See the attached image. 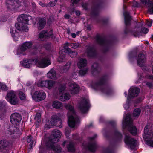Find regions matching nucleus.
Masks as SVG:
<instances>
[{"label": "nucleus", "instance_id": "1", "mask_svg": "<svg viewBox=\"0 0 153 153\" xmlns=\"http://www.w3.org/2000/svg\"><path fill=\"white\" fill-rule=\"evenodd\" d=\"M21 63L23 66L27 68H30L35 65L39 67L45 68L51 64L50 60L46 58L25 60Z\"/></svg>", "mask_w": 153, "mask_h": 153}, {"label": "nucleus", "instance_id": "2", "mask_svg": "<svg viewBox=\"0 0 153 153\" xmlns=\"http://www.w3.org/2000/svg\"><path fill=\"white\" fill-rule=\"evenodd\" d=\"M64 107L68 110L67 114L68 125L71 128L74 127L79 120L74 108L69 103L65 104Z\"/></svg>", "mask_w": 153, "mask_h": 153}, {"label": "nucleus", "instance_id": "3", "mask_svg": "<svg viewBox=\"0 0 153 153\" xmlns=\"http://www.w3.org/2000/svg\"><path fill=\"white\" fill-rule=\"evenodd\" d=\"M31 19V17L29 15L22 14L19 16L17 18L19 22L15 25L16 28L21 31H27L28 29L26 24Z\"/></svg>", "mask_w": 153, "mask_h": 153}, {"label": "nucleus", "instance_id": "4", "mask_svg": "<svg viewBox=\"0 0 153 153\" xmlns=\"http://www.w3.org/2000/svg\"><path fill=\"white\" fill-rule=\"evenodd\" d=\"M143 137L146 141L147 145L153 147V133L151 130H148V126L145 127Z\"/></svg>", "mask_w": 153, "mask_h": 153}, {"label": "nucleus", "instance_id": "5", "mask_svg": "<svg viewBox=\"0 0 153 153\" xmlns=\"http://www.w3.org/2000/svg\"><path fill=\"white\" fill-rule=\"evenodd\" d=\"M6 98L7 101L13 105H16L18 103V99L15 93L13 91H9L7 94Z\"/></svg>", "mask_w": 153, "mask_h": 153}, {"label": "nucleus", "instance_id": "6", "mask_svg": "<svg viewBox=\"0 0 153 153\" xmlns=\"http://www.w3.org/2000/svg\"><path fill=\"white\" fill-rule=\"evenodd\" d=\"M32 97L36 101H40L46 98V94L43 91H38L34 92L32 95Z\"/></svg>", "mask_w": 153, "mask_h": 153}, {"label": "nucleus", "instance_id": "7", "mask_svg": "<svg viewBox=\"0 0 153 153\" xmlns=\"http://www.w3.org/2000/svg\"><path fill=\"white\" fill-rule=\"evenodd\" d=\"M61 136V133L59 130H55L53 131L50 136V141L52 143L58 142Z\"/></svg>", "mask_w": 153, "mask_h": 153}, {"label": "nucleus", "instance_id": "8", "mask_svg": "<svg viewBox=\"0 0 153 153\" xmlns=\"http://www.w3.org/2000/svg\"><path fill=\"white\" fill-rule=\"evenodd\" d=\"M125 142L131 149H134L137 143V141L136 140L127 135L125 136Z\"/></svg>", "mask_w": 153, "mask_h": 153}, {"label": "nucleus", "instance_id": "9", "mask_svg": "<svg viewBox=\"0 0 153 153\" xmlns=\"http://www.w3.org/2000/svg\"><path fill=\"white\" fill-rule=\"evenodd\" d=\"M22 120L21 115L17 113L12 114L10 117V120L11 123L14 125H18L20 123Z\"/></svg>", "mask_w": 153, "mask_h": 153}, {"label": "nucleus", "instance_id": "10", "mask_svg": "<svg viewBox=\"0 0 153 153\" xmlns=\"http://www.w3.org/2000/svg\"><path fill=\"white\" fill-rule=\"evenodd\" d=\"M62 121L56 115H53L51 118V125H54L57 127H61Z\"/></svg>", "mask_w": 153, "mask_h": 153}, {"label": "nucleus", "instance_id": "11", "mask_svg": "<svg viewBox=\"0 0 153 153\" xmlns=\"http://www.w3.org/2000/svg\"><path fill=\"white\" fill-rule=\"evenodd\" d=\"M69 88L71 93L72 94L77 93L79 91V86L74 82L69 84Z\"/></svg>", "mask_w": 153, "mask_h": 153}, {"label": "nucleus", "instance_id": "12", "mask_svg": "<svg viewBox=\"0 0 153 153\" xmlns=\"http://www.w3.org/2000/svg\"><path fill=\"white\" fill-rule=\"evenodd\" d=\"M141 3L143 5L148 7V11L150 14H153V1L150 0H140Z\"/></svg>", "mask_w": 153, "mask_h": 153}, {"label": "nucleus", "instance_id": "13", "mask_svg": "<svg viewBox=\"0 0 153 153\" xmlns=\"http://www.w3.org/2000/svg\"><path fill=\"white\" fill-rule=\"evenodd\" d=\"M140 89L137 87H131L129 91L128 99L130 97L137 96L140 92Z\"/></svg>", "mask_w": 153, "mask_h": 153}, {"label": "nucleus", "instance_id": "14", "mask_svg": "<svg viewBox=\"0 0 153 153\" xmlns=\"http://www.w3.org/2000/svg\"><path fill=\"white\" fill-rule=\"evenodd\" d=\"M53 35L51 30L47 32L46 30H44L41 32L39 34V39L40 41H43L46 37H50Z\"/></svg>", "mask_w": 153, "mask_h": 153}, {"label": "nucleus", "instance_id": "15", "mask_svg": "<svg viewBox=\"0 0 153 153\" xmlns=\"http://www.w3.org/2000/svg\"><path fill=\"white\" fill-rule=\"evenodd\" d=\"M88 105L86 102L83 101L79 104L78 108L82 113H85L88 110Z\"/></svg>", "mask_w": 153, "mask_h": 153}, {"label": "nucleus", "instance_id": "16", "mask_svg": "<svg viewBox=\"0 0 153 153\" xmlns=\"http://www.w3.org/2000/svg\"><path fill=\"white\" fill-rule=\"evenodd\" d=\"M137 63L138 65L142 66L145 62V56L143 54H140L138 55L137 59Z\"/></svg>", "mask_w": 153, "mask_h": 153}, {"label": "nucleus", "instance_id": "17", "mask_svg": "<svg viewBox=\"0 0 153 153\" xmlns=\"http://www.w3.org/2000/svg\"><path fill=\"white\" fill-rule=\"evenodd\" d=\"M32 44L30 42H25L23 43L18 49V51H24L27 48H29L31 47Z\"/></svg>", "mask_w": 153, "mask_h": 153}, {"label": "nucleus", "instance_id": "18", "mask_svg": "<svg viewBox=\"0 0 153 153\" xmlns=\"http://www.w3.org/2000/svg\"><path fill=\"white\" fill-rule=\"evenodd\" d=\"M87 65V61L85 59L80 58L78 60L77 66L79 68H83Z\"/></svg>", "mask_w": 153, "mask_h": 153}, {"label": "nucleus", "instance_id": "19", "mask_svg": "<svg viewBox=\"0 0 153 153\" xmlns=\"http://www.w3.org/2000/svg\"><path fill=\"white\" fill-rule=\"evenodd\" d=\"M17 131V128L14 126H9L7 129L5 131L6 134H7L11 135L14 134Z\"/></svg>", "mask_w": 153, "mask_h": 153}, {"label": "nucleus", "instance_id": "20", "mask_svg": "<svg viewBox=\"0 0 153 153\" xmlns=\"http://www.w3.org/2000/svg\"><path fill=\"white\" fill-rule=\"evenodd\" d=\"M46 88L50 89L53 87L55 84V82L51 80H47Z\"/></svg>", "mask_w": 153, "mask_h": 153}, {"label": "nucleus", "instance_id": "21", "mask_svg": "<svg viewBox=\"0 0 153 153\" xmlns=\"http://www.w3.org/2000/svg\"><path fill=\"white\" fill-rule=\"evenodd\" d=\"M47 76L49 78L53 79H56V72L52 70H50L47 74Z\"/></svg>", "mask_w": 153, "mask_h": 153}, {"label": "nucleus", "instance_id": "22", "mask_svg": "<svg viewBox=\"0 0 153 153\" xmlns=\"http://www.w3.org/2000/svg\"><path fill=\"white\" fill-rule=\"evenodd\" d=\"M70 97V95L69 94H65L60 96L59 99L62 101H65L69 100Z\"/></svg>", "mask_w": 153, "mask_h": 153}, {"label": "nucleus", "instance_id": "23", "mask_svg": "<svg viewBox=\"0 0 153 153\" xmlns=\"http://www.w3.org/2000/svg\"><path fill=\"white\" fill-rule=\"evenodd\" d=\"M45 24V20L44 19H39L38 23V27L39 30L42 29Z\"/></svg>", "mask_w": 153, "mask_h": 153}, {"label": "nucleus", "instance_id": "24", "mask_svg": "<svg viewBox=\"0 0 153 153\" xmlns=\"http://www.w3.org/2000/svg\"><path fill=\"white\" fill-rule=\"evenodd\" d=\"M125 17V24L126 25H128L129 22L131 19V18L130 16L129 13L128 12H125L124 13Z\"/></svg>", "mask_w": 153, "mask_h": 153}, {"label": "nucleus", "instance_id": "25", "mask_svg": "<svg viewBox=\"0 0 153 153\" xmlns=\"http://www.w3.org/2000/svg\"><path fill=\"white\" fill-rule=\"evenodd\" d=\"M131 122L130 115L129 114H127L125 119L123 120V124L126 125L129 123H131Z\"/></svg>", "mask_w": 153, "mask_h": 153}, {"label": "nucleus", "instance_id": "26", "mask_svg": "<svg viewBox=\"0 0 153 153\" xmlns=\"http://www.w3.org/2000/svg\"><path fill=\"white\" fill-rule=\"evenodd\" d=\"M53 107L56 108H60L62 106V105L60 102L57 101H54L52 104Z\"/></svg>", "mask_w": 153, "mask_h": 153}, {"label": "nucleus", "instance_id": "27", "mask_svg": "<svg viewBox=\"0 0 153 153\" xmlns=\"http://www.w3.org/2000/svg\"><path fill=\"white\" fill-rule=\"evenodd\" d=\"M51 148L57 153H59L61 152V149L59 146H55L53 145L51 146Z\"/></svg>", "mask_w": 153, "mask_h": 153}, {"label": "nucleus", "instance_id": "28", "mask_svg": "<svg viewBox=\"0 0 153 153\" xmlns=\"http://www.w3.org/2000/svg\"><path fill=\"white\" fill-rule=\"evenodd\" d=\"M97 147L96 144L95 143H93L89 145L88 148L90 151L94 152L95 150Z\"/></svg>", "mask_w": 153, "mask_h": 153}, {"label": "nucleus", "instance_id": "29", "mask_svg": "<svg viewBox=\"0 0 153 153\" xmlns=\"http://www.w3.org/2000/svg\"><path fill=\"white\" fill-rule=\"evenodd\" d=\"M129 131L133 135H135L137 133V129L135 126H130L129 128Z\"/></svg>", "mask_w": 153, "mask_h": 153}, {"label": "nucleus", "instance_id": "30", "mask_svg": "<svg viewBox=\"0 0 153 153\" xmlns=\"http://www.w3.org/2000/svg\"><path fill=\"white\" fill-rule=\"evenodd\" d=\"M46 80L45 81H39L37 83V85L38 87H46Z\"/></svg>", "mask_w": 153, "mask_h": 153}, {"label": "nucleus", "instance_id": "31", "mask_svg": "<svg viewBox=\"0 0 153 153\" xmlns=\"http://www.w3.org/2000/svg\"><path fill=\"white\" fill-rule=\"evenodd\" d=\"M14 1L13 0H6V3L7 7L11 9Z\"/></svg>", "mask_w": 153, "mask_h": 153}, {"label": "nucleus", "instance_id": "32", "mask_svg": "<svg viewBox=\"0 0 153 153\" xmlns=\"http://www.w3.org/2000/svg\"><path fill=\"white\" fill-rule=\"evenodd\" d=\"M7 145V143L6 141L0 140V149L4 148Z\"/></svg>", "mask_w": 153, "mask_h": 153}, {"label": "nucleus", "instance_id": "33", "mask_svg": "<svg viewBox=\"0 0 153 153\" xmlns=\"http://www.w3.org/2000/svg\"><path fill=\"white\" fill-rule=\"evenodd\" d=\"M70 63L69 62H68L67 63V64L65 65L63 67V72H65L67 71H68L70 68Z\"/></svg>", "mask_w": 153, "mask_h": 153}, {"label": "nucleus", "instance_id": "34", "mask_svg": "<svg viewBox=\"0 0 153 153\" xmlns=\"http://www.w3.org/2000/svg\"><path fill=\"white\" fill-rule=\"evenodd\" d=\"M67 147L68 150L70 152H74L75 150L74 145L72 143H69Z\"/></svg>", "mask_w": 153, "mask_h": 153}, {"label": "nucleus", "instance_id": "35", "mask_svg": "<svg viewBox=\"0 0 153 153\" xmlns=\"http://www.w3.org/2000/svg\"><path fill=\"white\" fill-rule=\"evenodd\" d=\"M141 110L139 108H137L134 110L133 115L134 117H137L139 116Z\"/></svg>", "mask_w": 153, "mask_h": 153}, {"label": "nucleus", "instance_id": "36", "mask_svg": "<svg viewBox=\"0 0 153 153\" xmlns=\"http://www.w3.org/2000/svg\"><path fill=\"white\" fill-rule=\"evenodd\" d=\"M35 119L38 123L41 122V114L40 113H38L36 114Z\"/></svg>", "mask_w": 153, "mask_h": 153}, {"label": "nucleus", "instance_id": "37", "mask_svg": "<svg viewBox=\"0 0 153 153\" xmlns=\"http://www.w3.org/2000/svg\"><path fill=\"white\" fill-rule=\"evenodd\" d=\"M19 98L22 100H24L26 99V96L25 94L22 91H20L19 92Z\"/></svg>", "mask_w": 153, "mask_h": 153}, {"label": "nucleus", "instance_id": "38", "mask_svg": "<svg viewBox=\"0 0 153 153\" xmlns=\"http://www.w3.org/2000/svg\"><path fill=\"white\" fill-rule=\"evenodd\" d=\"M68 43H65L64 46V51L66 53H67L68 52H69L70 50V49L68 48Z\"/></svg>", "mask_w": 153, "mask_h": 153}, {"label": "nucleus", "instance_id": "39", "mask_svg": "<svg viewBox=\"0 0 153 153\" xmlns=\"http://www.w3.org/2000/svg\"><path fill=\"white\" fill-rule=\"evenodd\" d=\"M67 53H68L70 57L71 58L75 57L77 55V53L76 52L72 51L71 50L69 52Z\"/></svg>", "mask_w": 153, "mask_h": 153}, {"label": "nucleus", "instance_id": "40", "mask_svg": "<svg viewBox=\"0 0 153 153\" xmlns=\"http://www.w3.org/2000/svg\"><path fill=\"white\" fill-rule=\"evenodd\" d=\"M10 33L12 36L14 38V39L15 40V41H16L18 39V37H17V33H15V31H13L12 30H11Z\"/></svg>", "mask_w": 153, "mask_h": 153}, {"label": "nucleus", "instance_id": "41", "mask_svg": "<svg viewBox=\"0 0 153 153\" xmlns=\"http://www.w3.org/2000/svg\"><path fill=\"white\" fill-rule=\"evenodd\" d=\"M58 61L60 62H62L65 61V58L64 56L61 55L57 59Z\"/></svg>", "mask_w": 153, "mask_h": 153}, {"label": "nucleus", "instance_id": "42", "mask_svg": "<svg viewBox=\"0 0 153 153\" xmlns=\"http://www.w3.org/2000/svg\"><path fill=\"white\" fill-rule=\"evenodd\" d=\"M88 69L87 68H85L84 69L81 70L79 71V73L81 75H85L87 72Z\"/></svg>", "mask_w": 153, "mask_h": 153}, {"label": "nucleus", "instance_id": "43", "mask_svg": "<svg viewBox=\"0 0 153 153\" xmlns=\"http://www.w3.org/2000/svg\"><path fill=\"white\" fill-rule=\"evenodd\" d=\"M0 89L4 90H7V87L5 84L1 83L0 82Z\"/></svg>", "mask_w": 153, "mask_h": 153}, {"label": "nucleus", "instance_id": "44", "mask_svg": "<svg viewBox=\"0 0 153 153\" xmlns=\"http://www.w3.org/2000/svg\"><path fill=\"white\" fill-rule=\"evenodd\" d=\"M80 46V44L79 43H72L71 44L70 46L71 47L74 48H78Z\"/></svg>", "mask_w": 153, "mask_h": 153}, {"label": "nucleus", "instance_id": "45", "mask_svg": "<svg viewBox=\"0 0 153 153\" xmlns=\"http://www.w3.org/2000/svg\"><path fill=\"white\" fill-rule=\"evenodd\" d=\"M94 53V52L93 49L92 48H89L87 52L88 55L89 56H92Z\"/></svg>", "mask_w": 153, "mask_h": 153}, {"label": "nucleus", "instance_id": "46", "mask_svg": "<svg viewBox=\"0 0 153 153\" xmlns=\"http://www.w3.org/2000/svg\"><path fill=\"white\" fill-rule=\"evenodd\" d=\"M65 88V86L60 87L59 89V94H62L63 92L64 91Z\"/></svg>", "mask_w": 153, "mask_h": 153}, {"label": "nucleus", "instance_id": "47", "mask_svg": "<svg viewBox=\"0 0 153 153\" xmlns=\"http://www.w3.org/2000/svg\"><path fill=\"white\" fill-rule=\"evenodd\" d=\"M97 42L100 44H102L104 43L105 41L103 39L101 38H99L97 39Z\"/></svg>", "mask_w": 153, "mask_h": 153}, {"label": "nucleus", "instance_id": "48", "mask_svg": "<svg viewBox=\"0 0 153 153\" xmlns=\"http://www.w3.org/2000/svg\"><path fill=\"white\" fill-rule=\"evenodd\" d=\"M5 105V103L4 101H0V109H1L3 107H4Z\"/></svg>", "mask_w": 153, "mask_h": 153}, {"label": "nucleus", "instance_id": "49", "mask_svg": "<svg viewBox=\"0 0 153 153\" xmlns=\"http://www.w3.org/2000/svg\"><path fill=\"white\" fill-rule=\"evenodd\" d=\"M149 30L146 28H143L142 29V32L144 34H146L148 32Z\"/></svg>", "mask_w": 153, "mask_h": 153}, {"label": "nucleus", "instance_id": "50", "mask_svg": "<svg viewBox=\"0 0 153 153\" xmlns=\"http://www.w3.org/2000/svg\"><path fill=\"white\" fill-rule=\"evenodd\" d=\"M152 20H147L146 23L148 26L151 27L152 25Z\"/></svg>", "mask_w": 153, "mask_h": 153}, {"label": "nucleus", "instance_id": "51", "mask_svg": "<svg viewBox=\"0 0 153 153\" xmlns=\"http://www.w3.org/2000/svg\"><path fill=\"white\" fill-rule=\"evenodd\" d=\"M79 0H71V3L74 5V4H76L79 1Z\"/></svg>", "mask_w": 153, "mask_h": 153}, {"label": "nucleus", "instance_id": "52", "mask_svg": "<svg viewBox=\"0 0 153 153\" xmlns=\"http://www.w3.org/2000/svg\"><path fill=\"white\" fill-rule=\"evenodd\" d=\"M146 85L150 88H153V83L147 82Z\"/></svg>", "mask_w": 153, "mask_h": 153}, {"label": "nucleus", "instance_id": "53", "mask_svg": "<svg viewBox=\"0 0 153 153\" xmlns=\"http://www.w3.org/2000/svg\"><path fill=\"white\" fill-rule=\"evenodd\" d=\"M117 135L119 140H120L121 139L122 137V135L120 133L117 132Z\"/></svg>", "mask_w": 153, "mask_h": 153}, {"label": "nucleus", "instance_id": "54", "mask_svg": "<svg viewBox=\"0 0 153 153\" xmlns=\"http://www.w3.org/2000/svg\"><path fill=\"white\" fill-rule=\"evenodd\" d=\"M133 6L135 7H137L138 6V4L135 1H134L133 2Z\"/></svg>", "mask_w": 153, "mask_h": 153}, {"label": "nucleus", "instance_id": "55", "mask_svg": "<svg viewBox=\"0 0 153 153\" xmlns=\"http://www.w3.org/2000/svg\"><path fill=\"white\" fill-rule=\"evenodd\" d=\"M32 140V138L30 136H28L27 137V140L28 142L30 143L31 142Z\"/></svg>", "mask_w": 153, "mask_h": 153}, {"label": "nucleus", "instance_id": "56", "mask_svg": "<svg viewBox=\"0 0 153 153\" xmlns=\"http://www.w3.org/2000/svg\"><path fill=\"white\" fill-rule=\"evenodd\" d=\"M124 107L126 110H127L129 108V104L128 103H126L124 105Z\"/></svg>", "mask_w": 153, "mask_h": 153}, {"label": "nucleus", "instance_id": "57", "mask_svg": "<svg viewBox=\"0 0 153 153\" xmlns=\"http://www.w3.org/2000/svg\"><path fill=\"white\" fill-rule=\"evenodd\" d=\"M64 17L66 19H69L70 18V16L69 15L65 14L64 15Z\"/></svg>", "mask_w": 153, "mask_h": 153}, {"label": "nucleus", "instance_id": "58", "mask_svg": "<svg viewBox=\"0 0 153 153\" xmlns=\"http://www.w3.org/2000/svg\"><path fill=\"white\" fill-rule=\"evenodd\" d=\"M39 4L40 5H41V6H42V7H44V6H45V4H44V3H43V2H41V1L39 2Z\"/></svg>", "mask_w": 153, "mask_h": 153}, {"label": "nucleus", "instance_id": "59", "mask_svg": "<svg viewBox=\"0 0 153 153\" xmlns=\"http://www.w3.org/2000/svg\"><path fill=\"white\" fill-rule=\"evenodd\" d=\"M148 78L149 79L153 80V76L152 75H149V76H147Z\"/></svg>", "mask_w": 153, "mask_h": 153}, {"label": "nucleus", "instance_id": "60", "mask_svg": "<svg viewBox=\"0 0 153 153\" xmlns=\"http://www.w3.org/2000/svg\"><path fill=\"white\" fill-rule=\"evenodd\" d=\"M71 36L73 38H75L76 37V35L75 33H72L71 34Z\"/></svg>", "mask_w": 153, "mask_h": 153}, {"label": "nucleus", "instance_id": "61", "mask_svg": "<svg viewBox=\"0 0 153 153\" xmlns=\"http://www.w3.org/2000/svg\"><path fill=\"white\" fill-rule=\"evenodd\" d=\"M76 15L78 16L80 15V12L79 11H76Z\"/></svg>", "mask_w": 153, "mask_h": 153}, {"label": "nucleus", "instance_id": "62", "mask_svg": "<svg viewBox=\"0 0 153 153\" xmlns=\"http://www.w3.org/2000/svg\"><path fill=\"white\" fill-rule=\"evenodd\" d=\"M134 35L135 37L138 36H139V34H136V33H134Z\"/></svg>", "mask_w": 153, "mask_h": 153}, {"label": "nucleus", "instance_id": "63", "mask_svg": "<svg viewBox=\"0 0 153 153\" xmlns=\"http://www.w3.org/2000/svg\"><path fill=\"white\" fill-rule=\"evenodd\" d=\"M69 133V132H67V131H65V135L66 136H67V135Z\"/></svg>", "mask_w": 153, "mask_h": 153}, {"label": "nucleus", "instance_id": "64", "mask_svg": "<svg viewBox=\"0 0 153 153\" xmlns=\"http://www.w3.org/2000/svg\"><path fill=\"white\" fill-rule=\"evenodd\" d=\"M67 32L68 34H70V31L69 29H67Z\"/></svg>", "mask_w": 153, "mask_h": 153}]
</instances>
